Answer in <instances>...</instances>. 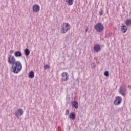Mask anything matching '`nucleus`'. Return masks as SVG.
Returning a JSON list of instances; mask_svg holds the SVG:
<instances>
[{
	"mask_svg": "<svg viewBox=\"0 0 131 131\" xmlns=\"http://www.w3.org/2000/svg\"><path fill=\"white\" fill-rule=\"evenodd\" d=\"M121 31L123 33H125L127 31V28L126 26L124 25L123 24H122V26L121 27Z\"/></svg>",
	"mask_w": 131,
	"mask_h": 131,
	"instance_id": "9d476101",
	"label": "nucleus"
},
{
	"mask_svg": "<svg viewBox=\"0 0 131 131\" xmlns=\"http://www.w3.org/2000/svg\"><path fill=\"white\" fill-rule=\"evenodd\" d=\"M70 118L71 119H73V120H74V119L75 118V114H74V112L70 114Z\"/></svg>",
	"mask_w": 131,
	"mask_h": 131,
	"instance_id": "ddd939ff",
	"label": "nucleus"
},
{
	"mask_svg": "<svg viewBox=\"0 0 131 131\" xmlns=\"http://www.w3.org/2000/svg\"><path fill=\"white\" fill-rule=\"evenodd\" d=\"M40 9V7H39V6H38V5H34L33 6V12H34V13H37V12H39Z\"/></svg>",
	"mask_w": 131,
	"mask_h": 131,
	"instance_id": "6e6552de",
	"label": "nucleus"
},
{
	"mask_svg": "<svg viewBox=\"0 0 131 131\" xmlns=\"http://www.w3.org/2000/svg\"><path fill=\"white\" fill-rule=\"evenodd\" d=\"M61 79L63 81L69 80V74L67 72H63L61 74Z\"/></svg>",
	"mask_w": 131,
	"mask_h": 131,
	"instance_id": "20e7f679",
	"label": "nucleus"
},
{
	"mask_svg": "<svg viewBox=\"0 0 131 131\" xmlns=\"http://www.w3.org/2000/svg\"><path fill=\"white\" fill-rule=\"evenodd\" d=\"M94 27L95 28V30L97 31V32H103L104 30V25L101 23H97Z\"/></svg>",
	"mask_w": 131,
	"mask_h": 131,
	"instance_id": "7ed1b4c3",
	"label": "nucleus"
},
{
	"mask_svg": "<svg viewBox=\"0 0 131 131\" xmlns=\"http://www.w3.org/2000/svg\"><path fill=\"white\" fill-rule=\"evenodd\" d=\"M104 74L105 76H106V77H108V76H109V72H108L107 71H106L104 72Z\"/></svg>",
	"mask_w": 131,
	"mask_h": 131,
	"instance_id": "a211bd4d",
	"label": "nucleus"
},
{
	"mask_svg": "<svg viewBox=\"0 0 131 131\" xmlns=\"http://www.w3.org/2000/svg\"><path fill=\"white\" fill-rule=\"evenodd\" d=\"M94 50L96 53H99L101 51V46L99 44H96L94 45Z\"/></svg>",
	"mask_w": 131,
	"mask_h": 131,
	"instance_id": "1a4fd4ad",
	"label": "nucleus"
},
{
	"mask_svg": "<svg viewBox=\"0 0 131 131\" xmlns=\"http://www.w3.org/2000/svg\"><path fill=\"white\" fill-rule=\"evenodd\" d=\"M73 107L75 108V109H77L78 108V102L76 100H74L72 103Z\"/></svg>",
	"mask_w": 131,
	"mask_h": 131,
	"instance_id": "f8f14e48",
	"label": "nucleus"
},
{
	"mask_svg": "<svg viewBox=\"0 0 131 131\" xmlns=\"http://www.w3.org/2000/svg\"><path fill=\"white\" fill-rule=\"evenodd\" d=\"M9 64L12 65L11 69L13 73L18 74L22 70V64L19 61H16L15 56L9 55L8 58Z\"/></svg>",
	"mask_w": 131,
	"mask_h": 131,
	"instance_id": "f257e3e1",
	"label": "nucleus"
},
{
	"mask_svg": "<svg viewBox=\"0 0 131 131\" xmlns=\"http://www.w3.org/2000/svg\"><path fill=\"white\" fill-rule=\"evenodd\" d=\"M14 53V50H11L10 51V54H11V55H12V54H13Z\"/></svg>",
	"mask_w": 131,
	"mask_h": 131,
	"instance_id": "4be33fe9",
	"label": "nucleus"
},
{
	"mask_svg": "<svg viewBox=\"0 0 131 131\" xmlns=\"http://www.w3.org/2000/svg\"><path fill=\"white\" fill-rule=\"evenodd\" d=\"M88 31V29L85 30V32H86Z\"/></svg>",
	"mask_w": 131,
	"mask_h": 131,
	"instance_id": "b1692460",
	"label": "nucleus"
},
{
	"mask_svg": "<svg viewBox=\"0 0 131 131\" xmlns=\"http://www.w3.org/2000/svg\"><path fill=\"white\" fill-rule=\"evenodd\" d=\"M121 102H122V98L120 96H117L115 100L114 101V104L118 106V105H120L121 104Z\"/></svg>",
	"mask_w": 131,
	"mask_h": 131,
	"instance_id": "39448f33",
	"label": "nucleus"
},
{
	"mask_svg": "<svg viewBox=\"0 0 131 131\" xmlns=\"http://www.w3.org/2000/svg\"><path fill=\"white\" fill-rule=\"evenodd\" d=\"M71 26L69 23H63L60 26V32L63 34L67 33L69 30H70Z\"/></svg>",
	"mask_w": 131,
	"mask_h": 131,
	"instance_id": "f03ea898",
	"label": "nucleus"
},
{
	"mask_svg": "<svg viewBox=\"0 0 131 131\" xmlns=\"http://www.w3.org/2000/svg\"><path fill=\"white\" fill-rule=\"evenodd\" d=\"M68 114H69V111L67 110L66 111V115H68Z\"/></svg>",
	"mask_w": 131,
	"mask_h": 131,
	"instance_id": "5701e85b",
	"label": "nucleus"
},
{
	"mask_svg": "<svg viewBox=\"0 0 131 131\" xmlns=\"http://www.w3.org/2000/svg\"><path fill=\"white\" fill-rule=\"evenodd\" d=\"M23 113H24L23 110L19 108L16 111V113L15 114V115L16 117L18 118L19 116H22V115H23Z\"/></svg>",
	"mask_w": 131,
	"mask_h": 131,
	"instance_id": "0eeeda50",
	"label": "nucleus"
},
{
	"mask_svg": "<svg viewBox=\"0 0 131 131\" xmlns=\"http://www.w3.org/2000/svg\"><path fill=\"white\" fill-rule=\"evenodd\" d=\"M119 92L122 96L124 97V96L126 95V88L123 86L120 87L119 89Z\"/></svg>",
	"mask_w": 131,
	"mask_h": 131,
	"instance_id": "423d86ee",
	"label": "nucleus"
},
{
	"mask_svg": "<svg viewBox=\"0 0 131 131\" xmlns=\"http://www.w3.org/2000/svg\"><path fill=\"white\" fill-rule=\"evenodd\" d=\"M29 77L30 78H33L34 77V72L33 71L30 72L29 74Z\"/></svg>",
	"mask_w": 131,
	"mask_h": 131,
	"instance_id": "4468645a",
	"label": "nucleus"
},
{
	"mask_svg": "<svg viewBox=\"0 0 131 131\" xmlns=\"http://www.w3.org/2000/svg\"><path fill=\"white\" fill-rule=\"evenodd\" d=\"M14 56L16 58H20V57H22V53L20 51H16L14 53Z\"/></svg>",
	"mask_w": 131,
	"mask_h": 131,
	"instance_id": "9b49d317",
	"label": "nucleus"
},
{
	"mask_svg": "<svg viewBox=\"0 0 131 131\" xmlns=\"http://www.w3.org/2000/svg\"><path fill=\"white\" fill-rule=\"evenodd\" d=\"M25 54L26 56H29V55L30 54V50H29V49H26L25 50Z\"/></svg>",
	"mask_w": 131,
	"mask_h": 131,
	"instance_id": "f3484780",
	"label": "nucleus"
},
{
	"mask_svg": "<svg viewBox=\"0 0 131 131\" xmlns=\"http://www.w3.org/2000/svg\"><path fill=\"white\" fill-rule=\"evenodd\" d=\"M125 25L126 26L128 25H131V19H127L125 21Z\"/></svg>",
	"mask_w": 131,
	"mask_h": 131,
	"instance_id": "dca6fc26",
	"label": "nucleus"
},
{
	"mask_svg": "<svg viewBox=\"0 0 131 131\" xmlns=\"http://www.w3.org/2000/svg\"><path fill=\"white\" fill-rule=\"evenodd\" d=\"M45 69H49L50 68V66L49 65H46L44 66Z\"/></svg>",
	"mask_w": 131,
	"mask_h": 131,
	"instance_id": "412c9836",
	"label": "nucleus"
},
{
	"mask_svg": "<svg viewBox=\"0 0 131 131\" xmlns=\"http://www.w3.org/2000/svg\"><path fill=\"white\" fill-rule=\"evenodd\" d=\"M66 2L68 3L69 6H72L74 3V0H67Z\"/></svg>",
	"mask_w": 131,
	"mask_h": 131,
	"instance_id": "2eb2a0df",
	"label": "nucleus"
},
{
	"mask_svg": "<svg viewBox=\"0 0 131 131\" xmlns=\"http://www.w3.org/2000/svg\"><path fill=\"white\" fill-rule=\"evenodd\" d=\"M96 68V63H93L91 64V69H95Z\"/></svg>",
	"mask_w": 131,
	"mask_h": 131,
	"instance_id": "6ab92c4d",
	"label": "nucleus"
},
{
	"mask_svg": "<svg viewBox=\"0 0 131 131\" xmlns=\"http://www.w3.org/2000/svg\"><path fill=\"white\" fill-rule=\"evenodd\" d=\"M103 13H104V12L103 11V10H100L99 11L100 16H102V15H103Z\"/></svg>",
	"mask_w": 131,
	"mask_h": 131,
	"instance_id": "aec40b11",
	"label": "nucleus"
}]
</instances>
